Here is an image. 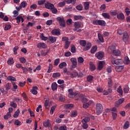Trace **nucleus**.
I'll return each instance as SVG.
<instances>
[{"mask_svg": "<svg viewBox=\"0 0 130 130\" xmlns=\"http://www.w3.org/2000/svg\"><path fill=\"white\" fill-rule=\"evenodd\" d=\"M89 7H90V4H89V2H85L84 3L85 10H89Z\"/></svg>", "mask_w": 130, "mask_h": 130, "instance_id": "bf43d9fd", "label": "nucleus"}, {"mask_svg": "<svg viewBox=\"0 0 130 130\" xmlns=\"http://www.w3.org/2000/svg\"><path fill=\"white\" fill-rule=\"evenodd\" d=\"M56 107H57V105H55L51 108V109L50 110V114H52L53 112H54V110H55V108H56Z\"/></svg>", "mask_w": 130, "mask_h": 130, "instance_id": "c9c22d12", "label": "nucleus"}, {"mask_svg": "<svg viewBox=\"0 0 130 130\" xmlns=\"http://www.w3.org/2000/svg\"><path fill=\"white\" fill-rule=\"evenodd\" d=\"M103 111V106L100 103L96 105V112L97 115H100Z\"/></svg>", "mask_w": 130, "mask_h": 130, "instance_id": "f03ea898", "label": "nucleus"}, {"mask_svg": "<svg viewBox=\"0 0 130 130\" xmlns=\"http://www.w3.org/2000/svg\"><path fill=\"white\" fill-rule=\"evenodd\" d=\"M51 89L52 91H55L56 90H57V84H56L55 82L52 83L51 85Z\"/></svg>", "mask_w": 130, "mask_h": 130, "instance_id": "393cba45", "label": "nucleus"}, {"mask_svg": "<svg viewBox=\"0 0 130 130\" xmlns=\"http://www.w3.org/2000/svg\"><path fill=\"white\" fill-rule=\"evenodd\" d=\"M59 58H57L54 60V66H58V63H59Z\"/></svg>", "mask_w": 130, "mask_h": 130, "instance_id": "338daca9", "label": "nucleus"}, {"mask_svg": "<svg viewBox=\"0 0 130 130\" xmlns=\"http://www.w3.org/2000/svg\"><path fill=\"white\" fill-rule=\"evenodd\" d=\"M89 69L91 71H95L96 70V66L93 63H90Z\"/></svg>", "mask_w": 130, "mask_h": 130, "instance_id": "5fc2aeb1", "label": "nucleus"}, {"mask_svg": "<svg viewBox=\"0 0 130 130\" xmlns=\"http://www.w3.org/2000/svg\"><path fill=\"white\" fill-rule=\"evenodd\" d=\"M74 19L75 21H78V20H82V16H75Z\"/></svg>", "mask_w": 130, "mask_h": 130, "instance_id": "e2e57ef3", "label": "nucleus"}, {"mask_svg": "<svg viewBox=\"0 0 130 130\" xmlns=\"http://www.w3.org/2000/svg\"><path fill=\"white\" fill-rule=\"evenodd\" d=\"M129 127V122L128 121H126L123 125V128L124 129H126L127 128H128Z\"/></svg>", "mask_w": 130, "mask_h": 130, "instance_id": "37998d69", "label": "nucleus"}, {"mask_svg": "<svg viewBox=\"0 0 130 130\" xmlns=\"http://www.w3.org/2000/svg\"><path fill=\"white\" fill-rule=\"evenodd\" d=\"M12 114L10 112H8L7 114L4 116L5 119L8 120V118H11Z\"/></svg>", "mask_w": 130, "mask_h": 130, "instance_id": "a19ab883", "label": "nucleus"}, {"mask_svg": "<svg viewBox=\"0 0 130 130\" xmlns=\"http://www.w3.org/2000/svg\"><path fill=\"white\" fill-rule=\"evenodd\" d=\"M104 55H105V54L104 53V52L102 51L96 52L95 54V57L100 60L103 59V57H104Z\"/></svg>", "mask_w": 130, "mask_h": 130, "instance_id": "39448f33", "label": "nucleus"}, {"mask_svg": "<svg viewBox=\"0 0 130 130\" xmlns=\"http://www.w3.org/2000/svg\"><path fill=\"white\" fill-rule=\"evenodd\" d=\"M15 20H16L17 24H20V22H21V21L22 23H23V22H24V18L21 15H18L15 18Z\"/></svg>", "mask_w": 130, "mask_h": 130, "instance_id": "4468645a", "label": "nucleus"}, {"mask_svg": "<svg viewBox=\"0 0 130 130\" xmlns=\"http://www.w3.org/2000/svg\"><path fill=\"white\" fill-rule=\"evenodd\" d=\"M104 64H105V62L104 61H100L99 62V65L97 68L98 71H101V70L103 69V67H104Z\"/></svg>", "mask_w": 130, "mask_h": 130, "instance_id": "9d476101", "label": "nucleus"}, {"mask_svg": "<svg viewBox=\"0 0 130 130\" xmlns=\"http://www.w3.org/2000/svg\"><path fill=\"white\" fill-rule=\"evenodd\" d=\"M65 109H72V108H74V105L72 104L64 105L63 106Z\"/></svg>", "mask_w": 130, "mask_h": 130, "instance_id": "4be33fe9", "label": "nucleus"}, {"mask_svg": "<svg viewBox=\"0 0 130 130\" xmlns=\"http://www.w3.org/2000/svg\"><path fill=\"white\" fill-rule=\"evenodd\" d=\"M46 44L44 43H39L37 45L38 48H46Z\"/></svg>", "mask_w": 130, "mask_h": 130, "instance_id": "6ab92c4d", "label": "nucleus"}, {"mask_svg": "<svg viewBox=\"0 0 130 130\" xmlns=\"http://www.w3.org/2000/svg\"><path fill=\"white\" fill-rule=\"evenodd\" d=\"M19 114H20V109H17L16 111L15 112L13 115V117H14V118H17V117L19 116Z\"/></svg>", "mask_w": 130, "mask_h": 130, "instance_id": "79ce46f5", "label": "nucleus"}, {"mask_svg": "<svg viewBox=\"0 0 130 130\" xmlns=\"http://www.w3.org/2000/svg\"><path fill=\"white\" fill-rule=\"evenodd\" d=\"M98 38L100 41L102 43L104 42V39L103 38V36H102V35L101 34H98Z\"/></svg>", "mask_w": 130, "mask_h": 130, "instance_id": "4c0bfd02", "label": "nucleus"}, {"mask_svg": "<svg viewBox=\"0 0 130 130\" xmlns=\"http://www.w3.org/2000/svg\"><path fill=\"white\" fill-rule=\"evenodd\" d=\"M70 45H71V42H66L64 46L65 49H68L70 47Z\"/></svg>", "mask_w": 130, "mask_h": 130, "instance_id": "de8ad7c7", "label": "nucleus"}, {"mask_svg": "<svg viewBox=\"0 0 130 130\" xmlns=\"http://www.w3.org/2000/svg\"><path fill=\"white\" fill-rule=\"evenodd\" d=\"M68 92H69L68 97H69V98H74V97H75V96H77V93L73 91V89H68Z\"/></svg>", "mask_w": 130, "mask_h": 130, "instance_id": "6e6552de", "label": "nucleus"}, {"mask_svg": "<svg viewBox=\"0 0 130 130\" xmlns=\"http://www.w3.org/2000/svg\"><path fill=\"white\" fill-rule=\"evenodd\" d=\"M10 106H11V107H13V108H17V104L15 102H11L10 103Z\"/></svg>", "mask_w": 130, "mask_h": 130, "instance_id": "69168bd1", "label": "nucleus"}, {"mask_svg": "<svg viewBox=\"0 0 130 130\" xmlns=\"http://www.w3.org/2000/svg\"><path fill=\"white\" fill-rule=\"evenodd\" d=\"M56 20L59 23L61 27H66V20H64L63 17H57Z\"/></svg>", "mask_w": 130, "mask_h": 130, "instance_id": "f257e3e1", "label": "nucleus"}, {"mask_svg": "<svg viewBox=\"0 0 130 130\" xmlns=\"http://www.w3.org/2000/svg\"><path fill=\"white\" fill-rule=\"evenodd\" d=\"M74 31L75 32H82V29H80L81 27V22H75L74 23Z\"/></svg>", "mask_w": 130, "mask_h": 130, "instance_id": "20e7f679", "label": "nucleus"}, {"mask_svg": "<svg viewBox=\"0 0 130 130\" xmlns=\"http://www.w3.org/2000/svg\"><path fill=\"white\" fill-rule=\"evenodd\" d=\"M38 89V87L37 86H33L32 89L30 90V93L33 94L34 95H37L38 92L37 90Z\"/></svg>", "mask_w": 130, "mask_h": 130, "instance_id": "2eb2a0df", "label": "nucleus"}, {"mask_svg": "<svg viewBox=\"0 0 130 130\" xmlns=\"http://www.w3.org/2000/svg\"><path fill=\"white\" fill-rule=\"evenodd\" d=\"M45 8H46V9H48V10H51L54 8V5L49 2H47L45 4Z\"/></svg>", "mask_w": 130, "mask_h": 130, "instance_id": "1a4fd4ad", "label": "nucleus"}, {"mask_svg": "<svg viewBox=\"0 0 130 130\" xmlns=\"http://www.w3.org/2000/svg\"><path fill=\"white\" fill-rule=\"evenodd\" d=\"M117 92L119 93L121 96H122V94L123 91H122V89H121V86H119V87L117 88Z\"/></svg>", "mask_w": 130, "mask_h": 130, "instance_id": "49530a36", "label": "nucleus"}, {"mask_svg": "<svg viewBox=\"0 0 130 130\" xmlns=\"http://www.w3.org/2000/svg\"><path fill=\"white\" fill-rule=\"evenodd\" d=\"M79 74L77 72L73 71L70 74V76L72 78H75V77H77V76H78Z\"/></svg>", "mask_w": 130, "mask_h": 130, "instance_id": "ea45409f", "label": "nucleus"}, {"mask_svg": "<svg viewBox=\"0 0 130 130\" xmlns=\"http://www.w3.org/2000/svg\"><path fill=\"white\" fill-rule=\"evenodd\" d=\"M64 67H67V63L66 62H61L59 64V69H63Z\"/></svg>", "mask_w": 130, "mask_h": 130, "instance_id": "603ef678", "label": "nucleus"}, {"mask_svg": "<svg viewBox=\"0 0 130 130\" xmlns=\"http://www.w3.org/2000/svg\"><path fill=\"white\" fill-rule=\"evenodd\" d=\"M110 93H112V89L109 88L108 90H105L103 91V95H108V94H110Z\"/></svg>", "mask_w": 130, "mask_h": 130, "instance_id": "c85d7f7f", "label": "nucleus"}, {"mask_svg": "<svg viewBox=\"0 0 130 130\" xmlns=\"http://www.w3.org/2000/svg\"><path fill=\"white\" fill-rule=\"evenodd\" d=\"M58 7L60 8H62V7H64L66 6V1H62L58 3Z\"/></svg>", "mask_w": 130, "mask_h": 130, "instance_id": "3c124183", "label": "nucleus"}, {"mask_svg": "<svg viewBox=\"0 0 130 130\" xmlns=\"http://www.w3.org/2000/svg\"><path fill=\"white\" fill-rule=\"evenodd\" d=\"M93 23L94 25H99L100 26H103V27H105L106 25L105 21L102 20H94Z\"/></svg>", "mask_w": 130, "mask_h": 130, "instance_id": "7ed1b4c3", "label": "nucleus"}, {"mask_svg": "<svg viewBox=\"0 0 130 130\" xmlns=\"http://www.w3.org/2000/svg\"><path fill=\"white\" fill-rule=\"evenodd\" d=\"M66 3L68 4H72V5H75L76 0H66Z\"/></svg>", "mask_w": 130, "mask_h": 130, "instance_id": "8fccbe9b", "label": "nucleus"}, {"mask_svg": "<svg viewBox=\"0 0 130 130\" xmlns=\"http://www.w3.org/2000/svg\"><path fill=\"white\" fill-rule=\"evenodd\" d=\"M123 90L125 94H127V93H128V91H129V87H128V85H124L123 87Z\"/></svg>", "mask_w": 130, "mask_h": 130, "instance_id": "b1692460", "label": "nucleus"}, {"mask_svg": "<svg viewBox=\"0 0 130 130\" xmlns=\"http://www.w3.org/2000/svg\"><path fill=\"white\" fill-rule=\"evenodd\" d=\"M97 46H92L90 50V53H91V54H94V53L97 51Z\"/></svg>", "mask_w": 130, "mask_h": 130, "instance_id": "a878e982", "label": "nucleus"}, {"mask_svg": "<svg viewBox=\"0 0 130 130\" xmlns=\"http://www.w3.org/2000/svg\"><path fill=\"white\" fill-rule=\"evenodd\" d=\"M71 61L72 63V66L70 67V70H73L74 69L77 68V59L75 58H71Z\"/></svg>", "mask_w": 130, "mask_h": 130, "instance_id": "423d86ee", "label": "nucleus"}, {"mask_svg": "<svg viewBox=\"0 0 130 130\" xmlns=\"http://www.w3.org/2000/svg\"><path fill=\"white\" fill-rule=\"evenodd\" d=\"M14 61V60L13 59V58H10L7 61V63H8V64H13Z\"/></svg>", "mask_w": 130, "mask_h": 130, "instance_id": "864d4df0", "label": "nucleus"}, {"mask_svg": "<svg viewBox=\"0 0 130 130\" xmlns=\"http://www.w3.org/2000/svg\"><path fill=\"white\" fill-rule=\"evenodd\" d=\"M102 16H103L105 19H110V15L107 13H103Z\"/></svg>", "mask_w": 130, "mask_h": 130, "instance_id": "72a5a7b5", "label": "nucleus"}, {"mask_svg": "<svg viewBox=\"0 0 130 130\" xmlns=\"http://www.w3.org/2000/svg\"><path fill=\"white\" fill-rule=\"evenodd\" d=\"M51 43H54L56 42V38L53 37H49L48 39Z\"/></svg>", "mask_w": 130, "mask_h": 130, "instance_id": "cd10ccee", "label": "nucleus"}, {"mask_svg": "<svg viewBox=\"0 0 130 130\" xmlns=\"http://www.w3.org/2000/svg\"><path fill=\"white\" fill-rule=\"evenodd\" d=\"M93 80H94V77L92 75H88L87 77V81L88 83H92L93 82Z\"/></svg>", "mask_w": 130, "mask_h": 130, "instance_id": "bb28decb", "label": "nucleus"}, {"mask_svg": "<svg viewBox=\"0 0 130 130\" xmlns=\"http://www.w3.org/2000/svg\"><path fill=\"white\" fill-rule=\"evenodd\" d=\"M21 8H26L27 7V2L23 1L20 4Z\"/></svg>", "mask_w": 130, "mask_h": 130, "instance_id": "0e129e2a", "label": "nucleus"}, {"mask_svg": "<svg viewBox=\"0 0 130 130\" xmlns=\"http://www.w3.org/2000/svg\"><path fill=\"white\" fill-rule=\"evenodd\" d=\"M68 129L67 126L63 125V126H61L59 128V130H67Z\"/></svg>", "mask_w": 130, "mask_h": 130, "instance_id": "774afa93", "label": "nucleus"}, {"mask_svg": "<svg viewBox=\"0 0 130 130\" xmlns=\"http://www.w3.org/2000/svg\"><path fill=\"white\" fill-rule=\"evenodd\" d=\"M11 28H12V26H11V25L6 24L5 27L4 28V30H5V31H7V30H10Z\"/></svg>", "mask_w": 130, "mask_h": 130, "instance_id": "052dcab7", "label": "nucleus"}, {"mask_svg": "<svg viewBox=\"0 0 130 130\" xmlns=\"http://www.w3.org/2000/svg\"><path fill=\"white\" fill-rule=\"evenodd\" d=\"M40 38L44 41H46L48 39V37L44 36V34L43 33L41 34Z\"/></svg>", "mask_w": 130, "mask_h": 130, "instance_id": "e433bc0d", "label": "nucleus"}, {"mask_svg": "<svg viewBox=\"0 0 130 130\" xmlns=\"http://www.w3.org/2000/svg\"><path fill=\"white\" fill-rule=\"evenodd\" d=\"M92 104V101H89L88 103H84L83 105V108L87 109L89 106Z\"/></svg>", "mask_w": 130, "mask_h": 130, "instance_id": "aec40b11", "label": "nucleus"}, {"mask_svg": "<svg viewBox=\"0 0 130 130\" xmlns=\"http://www.w3.org/2000/svg\"><path fill=\"white\" fill-rule=\"evenodd\" d=\"M71 51L72 53H76V47L74 45L71 46Z\"/></svg>", "mask_w": 130, "mask_h": 130, "instance_id": "09e8293b", "label": "nucleus"}, {"mask_svg": "<svg viewBox=\"0 0 130 130\" xmlns=\"http://www.w3.org/2000/svg\"><path fill=\"white\" fill-rule=\"evenodd\" d=\"M129 39V36H128V34L127 32L125 31L123 33V38H122V41L123 42H125V43H126V42H128V40Z\"/></svg>", "mask_w": 130, "mask_h": 130, "instance_id": "0eeeda50", "label": "nucleus"}, {"mask_svg": "<svg viewBox=\"0 0 130 130\" xmlns=\"http://www.w3.org/2000/svg\"><path fill=\"white\" fill-rule=\"evenodd\" d=\"M43 125L45 127H50L51 126L50 121L49 120H47V121L44 122Z\"/></svg>", "mask_w": 130, "mask_h": 130, "instance_id": "a211bd4d", "label": "nucleus"}, {"mask_svg": "<svg viewBox=\"0 0 130 130\" xmlns=\"http://www.w3.org/2000/svg\"><path fill=\"white\" fill-rule=\"evenodd\" d=\"M124 63L125 64H130V60L127 56H125Z\"/></svg>", "mask_w": 130, "mask_h": 130, "instance_id": "c756f323", "label": "nucleus"}, {"mask_svg": "<svg viewBox=\"0 0 130 130\" xmlns=\"http://www.w3.org/2000/svg\"><path fill=\"white\" fill-rule=\"evenodd\" d=\"M113 54L116 56H119V55H120V51H119V50H115L113 51Z\"/></svg>", "mask_w": 130, "mask_h": 130, "instance_id": "2f4dec72", "label": "nucleus"}, {"mask_svg": "<svg viewBox=\"0 0 130 130\" xmlns=\"http://www.w3.org/2000/svg\"><path fill=\"white\" fill-rule=\"evenodd\" d=\"M51 33L52 35H54L55 36H59V35H60V31H59V30L57 29H53Z\"/></svg>", "mask_w": 130, "mask_h": 130, "instance_id": "ddd939ff", "label": "nucleus"}, {"mask_svg": "<svg viewBox=\"0 0 130 130\" xmlns=\"http://www.w3.org/2000/svg\"><path fill=\"white\" fill-rule=\"evenodd\" d=\"M49 53V51L48 50L42 51L41 52V54L42 56H46Z\"/></svg>", "mask_w": 130, "mask_h": 130, "instance_id": "58836bf2", "label": "nucleus"}, {"mask_svg": "<svg viewBox=\"0 0 130 130\" xmlns=\"http://www.w3.org/2000/svg\"><path fill=\"white\" fill-rule=\"evenodd\" d=\"M79 43L81 46H83V47H85L87 45V42L85 40H81Z\"/></svg>", "mask_w": 130, "mask_h": 130, "instance_id": "c03bdc74", "label": "nucleus"}, {"mask_svg": "<svg viewBox=\"0 0 130 130\" xmlns=\"http://www.w3.org/2000/svg\"><path fill=\"white\" fill-rule=\"evenodd\" d=\"M89 120H90V117H85L82 120V123H87V122H89Z\"/></svg>", "mask_w": 130, "mask_h": 130, "instance_id": "a18cd8bd", "label": "nucleus"}, {"mask_svg": "<svg viewBox=\"0 0 130 130\" xmlns=\"http://www.w3.org/2000/svg\"><path fill=\"white\" fill-rule=\"evenodd\" d=\"M60 76V73H54L52 75L53 78H58Z\"/></svg>", "mask_w": 130, "mask_h": 130, "instance_id": "680f3d73", "label": "nucleus"}, {"mask_svg": "<svg viewBox=\"0 0 130 130\" xmlns=\"http://www.w3.org/2000/svg\"><path fill=\"white\" fill-rule=\"evenodd\" d=\"M78 115V112L77 111H72L71 112V117H76Z\"/></svg>", "mask_w": 130, "mask_h": 130, "instance_id": "473e14b6", "label": "nucleus"}, {"mask_svg": "<svg viewBox=\"0 0 130 130\" xmlns=\"http://www.w3.org/2000/svg\"><path fill=\"white\" fill-rule=\"evenodd\" d=\"M115 50V46L111 45L108 48V51L109 53H111V52H113Z\"/></svg>", "mask_w": 130, "mask_h": 130, "instance_id": "f3484780", "label": "nucleus"}, {"mask_svg": "<svg viewBox=\"0 0 130 130\" xmlns=\"http://www.w3.org/2000/svg\"><path fill=\"white\" fill-rule=\"evenodd\" d=\"M79 97L81 101L83 103H85L86 102H87L88 101V99L86 98V97H85V96L83 94H79Z\"/></svg>", "mask_w": 130, "mask_h": 130, "instance_id": "f8f14e48", "label": "nucleus"}, {"mask_svg": "<svg viewBox=\"0 0 130 130\" xmlns=\"http://www.w3.org/2000/svg\"><path fill=\"white\" fill-rule=\"evenodd\" d=\"M124 68L123 66H117L115 68V70L117 72H121V71Z\"/></svg>", "mask_w": 130, "mask_h": 130, "instance_id": "7c9ffc66", "label": "nucleus"}, {"mask_svg": "<svg viewBox=\"0 0 130 130\" xmlns=\"http://www.w3.org/2000/svg\"><path fill=\"white\" fill-rule=\"evenodd\" d=\"M12 86V84L11 83H7L5 86V88L7 90V91H9V90H11V87Z\"/></svg>", "mask_w": 130, "mask_h": 130, "instance_id": "13d9d810", "label": "nucleus"}, {"mask_svg": "<svg viewBox=\"0 0 130 130\" xmlns=\"http://www.w3.org/2000/svg\"><path fill=\"white\" fill-rule=\"evenodd\" d=\"M117 18L118 20H124V15L122 13H120L117 15Z\"/></svg>", "mask_w": 130, "mask_h": 130, "instance_id": "5701e85b", "label": "nucleus"}, {"mask_svg": "<svg viewBox=\"0 0 130 130\" xmlns=\"http://www.w3.org/2000/svg\"><path fill=\"white\" fill-rule=\"evenodd\" d=\"M19 60L22 63H26V61H27L26 58H25L24 57H20L19 58Z\"/></svg>", "mask_w": 130, "mask_h": 130, "instance_id": "4d7b16f0", "label": "nucleus"}, {"mask_svg": "<svg viewBox=\"0 0 130 130\" xmlns=\"http://www.w3.org/2000/svg\"><path fill=\"white\" fill-rule=\"evenodd\" d=\"M19 50V47L18 46H15L14 47L13 49V51L14 52V53L15 55L16 54H18V52H17V51Z\"/></svg>", "mask_w": 130, "mask_h": 130, "instance_id": "6e6d98bb", "label": "nucleus"}, {"mask_svg": "<svg viewBox=\"0 0 130 130\" xmlns=\"http://www.w3.org/2000/svg\"><path fill=\"white\" fill-rule=\"evenodd\" d=\"M7 80L8 81H13V82H16V81H17V79L12 76H9L7 78Z\"/></svg>", "mask_w": 130, "mask_h": 130, "instance_id": "f704fd0d", "label": "nucleus"}, {"mask_svg": "<svg viewBox=\"0 0 130 130\" xmlns=\"http://www.w3.org/2000/svg\"><path fill=\"white\" fill-rule=\"evenodd\" d=\"M111 63H112V64H116V66H117V64H119L120 63V62H121V59H111Z\"/></svg>", "mask_w": 130, "mask_h": 130, "instance_id": "9b49d317", "label": "nucleus"}, {"mask_svg": "<svg viewBox=\"0 0 130 130\" xmlns=\"http://www.w3.org/2000/svg\"><path fill=\"white\" fill-rule=\"evenodd\" d=\"M108 86L109 88L112 87V78L111 77H109L108 78Z\"/></svg>", "mask_w": 130, "mask_h": 130, "instance_id": "412c9836", "label": "nucleus"}, {"mask_svg": "<svg viewBox=\"0 0 130 130\" xmlns=\"http://www.w3.org/2000/svg\"><path fill=\"white\" fill-rule=\"evenodd\" d=\"M86 45V46L83 49V51H87V50H89V49L92 47V44H91V43H87Z\"/></svg>", "mask_w": 130, "mask_h": 130, "instance_id": "dca6fc26", "label": "nucleus"}]
</instances>
